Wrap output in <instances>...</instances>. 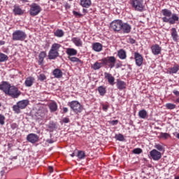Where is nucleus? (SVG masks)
<instances>
[{
	"mask_svg": "<svg viewBox=\"0 0 179 179\" xmlns=\"http://www.w3.org/2000/svg\"><path fill=\"white\" fill-rule=\"evenodd\" d=\"M134 59L137 66H142V64H143V57H142V55L138 52H134Z\"/></svg>",
	"mask_w": 179,
	"mask_h": 179,
	"instance_id": "9d476101",
	"label": "nucleus"
},
{
	"mask_svg": "<svg viewBox=\"0 0 179 179\" xmlns=\"http://www.w3.org/2000/svg\"><path fill=\"white\" fill-rule=\"evenodd\" d=\"M64 34H65V33L64 32V31L62 29H57L54 32V36H55V37H58L59 38H61V37H64Z\"/></svg>",
	"mask_w": 179,
	"mask_h": 179,
	"instance_id": "7c9ffc66",
	"label": "nucleus"
},
{
	"mask_svg": "<svg viewBox=\"0 0 179 179\" xmlns=\"http://www.w3.org/2000/svg\"><path fill=\"white\" fill-rule=\"evenodd\" d=\"M154 148L157 149V150L159 152H164V146L163 145V144L156 143L154 145Z\"/></svg>",
	"mask_w": 179,
	"mask_h": 179,
	"instance_id": "72a5a7b5",
	"label": "nucleus"
},
{
	"mask_svg": "<svg viewBox=\"0 0 179 179\" xmlns=\"http://www.w3.org/2000/svg\"><path fill=\"white\" fill-rule=\"evenodd\" d=\"M110 108V106L107 104H102V110L105 111V113H107V110Z\"/></svg>",
	"mask_w": 179,
	"mask_h": 179,
	"instance_id": "49530a36",
	"label": "nucleus"
},
{
	"mask_svg": "<svg viewBox=\"0 0 179 179\" xmlns=\"http://www.w3.org/2000/svg\"><path fill=\"white\" fill-rule=\"evenodd\" d=\"M49 143H52V141L49 142Z\"/></svg>",
	"mask_w": 179,
	"mask_h": 179,
	"instance_id": "338daca9",
	"label": "nucleus"
},
{
	"mask_svg": "<svg viewBox=\"0 0 179 179\" xmlns=\"http://www.w3.org/2000/svg\"><path fill=\"white\" fill-rule=\"evenodd\" d=\"M8 96H10V97H13V99H17L19 96H20L21 92L17 89V87L15 86H10V88L8 89V91L7 92Z\"/></svg>",
	"mask_w": 179,
	"mask_h": 179,
	"instance_id": "423d86ee",
	"label": "nucleus"
},
{
	"mask_svg": "<svg viewBox=\"0 0 179 179\" xmlns=\"http://www.w3.org/2000/svg\"><path fill=\"white\" fill-rule=\"evenodd\" d=\"M160 138H162V139H169V138H170V134H169L168 133H161Z\"/></svg>",
	"mask_w": 179,
	"mask_h": 179,
	"instance_id": "79ce46f5",
	"label": "nucleus"
},
{
	"mask_svg": "<svg viewBox=\"0 0 179 179\" xmlns=\"http://www.w3.org/2000/svg\"><path fill=\"white\" fill-rule=\"evenodd\" d=\"M0 125H5V116L0 114Z\"/></svg>",
	"mask_w": 179,
	"mask_h": 179,
	"instance_id": "a18cd8bd",
	"label": "nucleus"
},
{
	"mask_svg": "<svg viewBox=\"0 0 179 179\" xmlns=\"http://www.w3.org/2000/svg\"><path fill=\"white\" fill-rule=\"evenodd\" d=\"M34 78L29 76L25 79L24 85L27 87H31L33 86V84L34 83Z\"/></svg>",
	"mask_w": 179,
	"mask_h": 179,
	"instance_id": "a211bd4d",
	"label": "nucleus"
},
{
	"mask_svg": "<svg viewBox=\"0 0 179 179\" xmlns=\"http://www.w3.org/2000/svg\"><path fill=\"white\" fill-rule=\"evenodd\" d=\"M98 92L100 96H104L106 93H107V90H106V87L104 86H99L98 87Z\"/></svg>",
	"mask_w": 179,
	"mask_h": 179,
	"instance_id": "473e14b6",
	"label": "nucleus"
},
{
	"mask_svg": "<svg viewBox=\"0 0 179 179\" xmlns=\"http://www.w3.org/2000/svg\"><path fill=\"white\" fill-rule=\"evenodd\" d=\"M66 113H68V108L64 107L63 108V113L65 114Z\"/></svg>",
	"mask_w": 179,
	"mask_h": 179,
	"instance_id": "6e6d98bb",
	"label": "nucleus"
},
{
	"mask_svg": "<svg viewBox=\"0 0 179 179\" xmlns=\"http://www.w3.org/2000/svg\"><path fill=\"white\" fill-rule=\"evenodd\" d=\"M13 111H15V113L16 114H20V110H22V108L19 106V105L17 103L16 105H14L13 106Z\"/></svg>",
	"mask_w": 179,
	"mask_h": 179,
	"instance_id": "4c0bfd02",
	"label": "nucleus"
},
{
	"mask_svg": "<svg viewBox=\"0 0 179 179\" xmlns=\"http://www.w3.org/2000/svg\"><path fill=\"white\" fill-rule=\"evenodd\" d=\"M17 103L19 105L20 108H21V110H23L25 107H27V106H29V100H22L18 101Z\"/></svg>",
	"mask_w": 179,
	"mask_h": 179,
	"instance_id": "393cba45",
	"label": "nucleus"
},
{
	"mask_svg": "<svg viewBox=\"0 0 179 179\" xmlns=\"http://www.w3.org/2000/svg\"><path fill=\"white\" fill-rule=\"evenodd\" d=\"M27 37L26 32L22 30H16L13 33L12 40L13 41H24Z\"/></svg>",
	"mask_w": 179,
	"mask_h": 179,
	"instance_id": "7ed1b4c3",
	"label": "nucleus"
},
{
	"mask_svg": "<svg viewBox=\"0 0 179 179\" xmlns=\"http://www.w3.org/2000/svg\"><path fill=\"white\" fill-rule=\"evenodd\" d=\"M116 61L117 59H115V57L114 56L108 57V58L102 59L103 65H107L109 68H110V69H113V68L115 66Z\"/></svg>",
	"mask_w": 179,
	"mask_h": 179,
	"instance_id": "6e6552de",
	"label": "nucleus"
},
{
	"mask_svg": "<svg viewBox=\"0 0 179 179\" xmlns=\"http://www.w3.org/2000/svg\"><path fill=\"white\" fill-rule=\"evenodd\" d=\"M151 51L153 55H159L162 54V47L157 44L152 45L151 46Z\"/></svg>",
	"mask_w": 179,
	"mask_h": 179,
	"instance_id": "f8f14e48",
	"label": "nucleus"
},
{
	"mask_svg": "<svg viewBox=\"0 0 179 179\" xmlns=\"http://www.w3.org/2000/svg\"><path fill=\"white\" fill-rule=\"evenodd\" d=\"M73 14L74 15V16H76V17H82V14L78 11H73Z\"/></svg>",
	"mask_w": 179,
	"mask_h": 179,
	"instance_id": "09e8293b",
	"label": "nucleus"
},
{
	"mask_svg": "<svg viewBox=\"0 0 179 179\" xmlns=\"http://www.w3.org/2000/svg\"><path fill=\"white\" fill-rule=\"evenodd\" d=\"M49 170H50V173H52V171H53L52 166H49Z\"/></svg>",
	"mask_w": 179,
	"mask_h": 179,
	"instance_id": "13d9d810",
	"label": "nucleus"
},
{
	"mask_svg": "<svg viewBox=\"0 0 179 179\" xmlns=\"http://www.w3.org/2000/svg\"><path fill=\"white\" fill-rule=\"evenodd\" d=\"M69 59L71 62H79L80 64H82V60H80L79 58L78 57H69Z\"/></svg>",
	"mask_w": 179,
	"mask_h": 179,
	"instance_id": "ea45409f",
	"label": "nucleus"
},
{
	"mask_svg": "<svg viewBox=\"0 0 179 179\" xmlns=\"http://www.w3.org/2000/svg\"><path fill=\"white\" fill-rule=\"evenodd\" d=\"M175 179H179V176H176Z\"/></svg>",
	"mask_w": 179,
	"mask_h": 179,
	"instance_id": "0e129e2a",
	"label": "nucleus"
},
{
	"mask_svg": "<svg viewBox=\"0 0 179 179\" xmlns=\"http://www.w3.org/2000/svg\"><path fill=\"white\" fill-rule=\"evenodd\" d=\"M62 47L61 44L59 43H53L52 45V47L50 48V50H53V51H57V52H58V51H59V48Z\"/></svg>",
	"mask_w": 179,
	"mask_h": 179,
	"instance_id": "c9c22d12",
	"label": "nucleus"
},
{
	"mask_svg": "<svg viewBox=\"0 0 179 179\" xmlns=\"http://www.w3.org/2000/svg\"><path fill=\"white\" fill-rule=\"evenodd\" d=\"M130 5L134 10H137L138 12H143L145 9L143 0H130Z\"/></svg>",
	"mask_w": 179,
	"mask_h": 179,
	"instance_id": "f03ea898",
	"label": "nucleus"
},
{
	"mask_svg": "<svg viewBox=\"0 0 179 179\" xmlns=\"http://www.w3.org/2000/svg\"><path fill=\"white\" fill-rule=\"evenodd\" d=\"M80 5L83 8H90L92 6V0H80Z\"/></svg>",
	"mask_w": 179,
	"mask_h": 179,
	"instance_id": "a878e982",
	"label": "nucleus"
},
{
	"mask_svg": "<svg viewBox=\"0 0 179 179\" xmlns=\"http://www.w3.org/2000/svg\"><path fill=\"white\" fill-rule=\"evenodd\" d=\"M142 149L141 148H135L133 150V153L134 155H141L142 153Z\"/></svg>",
	"mask_w": 179,
	"mask_h": 179,
	"instance_id": "c03bdc74",
	"label": "nucleus"
},
{
	"mask_svg": "<svg viewBox=\"0 0 179 179\" xmlns=\"http://www.w3.org/2000/svg\"><path fill=\"white\" fill-rule=\"evenodd\" d=\"M83 12H86V9L83 8Z\"/></svg>",
	"mask_w": 179,
	"mask_h": 179,
	"instance_id": "69168bd1",
	"label": "nucleus"
},
{
	"mask_svg": "<svg viewBox=\"0 0 179 179\" xmlns=\"http://www.w3.org/2000/svg\"><path fill=\"white\" fill-rule=\"evenodd\" d=\"M45 57H47V52L45 51H42L39 53L38 62V65H43L44 58H45Z\"/></svg>",
	"mask_w": 179,
	"mask_h": 179,
	"instance_id": "aec40b11",
	"label": "nucleus"
},
{
	"mask_svg": "<svg viewBox=\"0 0 179 179\" xmlns=\"http://www.w3.org/2000/svg\"><path fill=\"white\" fill-rule=\"evenodd\" d=\"M62 122H63L64 124H68V122H69V118H68V117H64V118L62 120Z\"/></svg>",
	"mask_w": 179,
	"mask_h": 179,
	"instance_id": "603ef678",
	"label": "nucleus"
},
{
	"mask_svg": "<svg viewBox=\"0 0 179 179\" xmlns=\"http://www.w3.org/2000/svg\"><path fill=\"white\" fill-rule=\"evenodd\" d=\"M104 76L106 79H108V82L109 84L111 85V86H114V85H115V83H114L115 80V78L113 76V75H111L109 73L105 72Z\"/></svg>",
	"mask_w": 179,
	"mask_h": 179,
	"instance_id": "2eb2a0df",
	"label": "nucleus"
},
{
	"mask_svg": "<svg viewBox=\"0 0 179 179\" xmlns=\"http://www.w3.org/2000/svg\"><path fill=\"white\" fill-rule=\"evenodd\" d=\"M59 56V52L55 50H52V49L50 50L48 52V58L50 59H55Z\"/></svg>",
	"mask_w": 179,
	"mask_h": 179,
	"instance_id": "6ab92c4d",
	"label": "nucleus"
},
{
	"mask_svg": "<svg viewBox=\"0 0 179 179\" xmlns=\"http://www.w3.org/2000/svg\"><path fill=\"white\" fill-rule=\"evenodd\" d=\"M110 125H117L118 124V120H112L110 122Z\"/></svg>",
	"mask_w": 179,
	"mask_h": 179,
	"instance_id": "8fccbe9b",
	"label": "nucleus"
},
{
	"mask_svg": "<svg viewBox=\"0 0 179 179\" xmlns=\"http://www.w3.org/2000/svg\"><path fill=\"white\" fill-rule=\"evenodd\" d=\"M173 93L175 96H179V92L178 90H173Z\"/></svg>",
	"mask_w": 179,
	"mask_h": 179,
	"instance_id": "5fc2aeb1",
	"label": "nucleus"
},
{
	"mask_svg": "<svg viewBox=\"0 0 179 179\" xmlns=\"http://www.w3.org/2000/svg\"><path fill=\"white\" fill-rule=\"evenodd\" d=\"M131 44H135V40L131 39Z\"/></svg>",
	"mask_w": 179,
	"mask_h": 179,
	"instance_id": "680f3d73",
	"label": "nucleus"
},
{
	"mask_svg": "<svg viewBox=\"0 0 179 179\" xmlns=\"http://www.w3.org/2000/svg\"><path fill=\"white\" fill-rule=\"evenodd\" d=\"M150 156L152 160L157 162L162 159V152H160V151H157L156 149H153L150 152Z\"/></svg>",
	"mask_w": 179,
	"mask_h": 179,
	"instance_id": "1a4fd4ad",
	"label": "nucleus"
},
{
	"mask_svg": "<svg viewBox=\"0 0 179 179\" xmlns=\"http://www.w3.org/2000/svg\"><path fill=\"white\" fill-rule=\"evenodd\" d=\"M92 50L96 51V52H100V51L103 50V45H101L100 43H94L92 45Z\"/></svg>",
	"mask_w": 179,
	"mask_h": 179,
	"instance_id": "5701e85b",
	"label": "nucleus"
},
{
	"mask_svg": "<svg viewBox=\"0 0 179 179\" xmlns=\"http://www.w3.org/2000/svg\"><path fill=\"white\" fill-rule=\"evenodd\" d=\"M169 70L168 71V73L170 75L173 73H177L179 71V65L178 64H174L173 67H171L169 69Z\"/></svg>",
	"mask_w": 179,
	"mask_h": 179,
	"instance_id": "cd10ccee",
	"label": "nucleus"
},
{
	"mask_svg": "<svg viewBox=\"0 0 179 179\" xmlns=\"http://www.w3.org/2000/svg\"><path fill=\"white\" fill-rule=\"evenodd\" d=\"M116 69H118V68H121L122 66V64L120 63H117L115 65Z\"/></svg>",
	"mask_w": 179,
	"mask_h": 179,
	"instance_id": "864d4df0",
	"label": "nucleus"
},
{
	"mask_svg": "<svg viewBox=\"0 0 179 179\" xmlns=\"http://www.w3.org/2000/svg\"><path fill=\"white\" fill-rule=\"evenodd\" d=\"M29 8V13L31 16H37L41 12V6L36 3H32Z\"/></svg>",
	"mask_w": 179,
	"mask_h": 179,
	"instance_id": "39448f33",
	"label": "nucleus"
},
{
	"mask_svg": "<svg viewBox=\"0 0 179 179\" xmlns=\"http://www.w3.org/2000/svg\"><path fill=\"white\" fill-rule=\"evenodd\" d=\"M69 106L75 114H79L83 110L82 105L78 101H72L69 103Z\"/></svg>",
	"mask_w": 179,
	"mask_h": 179,
	"instance_id": "20e7f679",
	"label": "nucleus"
},
{
	"mask_svg": "<svg viewBox=\"0 0 179 179\" xmlns=\"http://www.w3.org/2000/svg\"><path fill=\"white\" fill-rule=\"evenodd\" d=\"M47 79V77H45V75L44 74H40L38 76V80L43 82V80H45Z\"/></svg>",
	"mask_w": 179,
	"mask_h": 179,
	"instance_id": "de8ad7c7",
	"label": "nucleus"
},
{
	"mask_svg": "<svg viewBox=\"0 0 179 179\" xmlns=\"http://www.w3.org/2000/svg\"><path fill=\"white\" fill-rule=\"evenodd\" d=\"M71 41L76 47H83V42L82 41V39L79 37H73L71 38Z\"/></svg>",
	"mask_w": 179,
	"mask_h": 179,
	"instance_id": "dca6fc26",
	"label": "nucleus"
},
{
	"mask_svg": "<svg viewBox=\"0 0 179 179\" xmlns=\"http://www.w3.org/2000/svg\"><path fill=\"white\" fill-rule=\"evenodd\" d=\"M5 45V41H0V45Z\"/></svg>",
	"mask_w": 179,
	"mask_h": 179,
	"instance_id": "bf43d9fd",
	"label": "nucleus"
},
{
	"mask_svg": "<svg viewBox=\"0 0 179 179\" xmlns=\"http://www.w3.org/2000/svg\"><path fill=\"white\" fill-rule=\"evenodd\" d=\"M39 136L36 134H29L27 136V141L30 143H36L38 142Z\"/></svg>",
	"mask_w": 179,
	"mask_h": 179,
	"instance_id": "9b49d317",
	"label": "nucleus"
},
{
	"mask_svg": "<svg viewBox=\"0 0 179 179\" xmlns=\"http://www.w3.org/2000/svg\"><path fill=\"white\" fill-rule=\"evenodd\" d=\"M85 152H83V151H78V152L77 157L78 159H85Z\"/></svg>",
	"mask_w": 179,
	"mask_h": 179,
	"instance_id": "a19ab883",
	"label": "nucleus"
},
{
	"mask_svg": "<svg viewBox=\"0 0 179 179\" xmlns=\"http://www.w3.org/2000/svg\"><path fill=\"white\" fill-rule=\"evenodd\" d=\"M13 13L15 15H23V10L18 6H15L13 8Z\"/></svg>",
	"mask_w": 179,
	"mask_h": 179,
	"instance_id": "2f4dec72",
	"label": "nucleus"
},
{
	"mask_svg": "<svg viewBox=\"0 0 179 179\" xmlns=\"http://www.w3.org/2000/svg\"><path fill=\"white\" fill-rule=\"evenodd\" d=\"M138 117L142 120H145V118H148V112L146 111V110L143 109L139 110Z\"/></svg>",
	"mask_w": 179,
	"mask_h": 179,
	"instance_id": "c756f323",
	"label": "nucleus"
},
{
	"mask_svg": "<svg viewBox=\"0 0 179 179\" xmlns=\"http://www.w3.org/2000/svg\"><path fill=\"white\" fill-rule=\"evenodd\" d=\"M69 1H72V0H69Z\"/></svg>",
	"mask_w": 179,
	"mask_h": 179,
	"instance_id": "774afa93",
	"label": "nucleus"
},
{
	"mask_svg": "<svg viewBox=\"0 0 179 179\" xmlns=\"http://www.w3.org/2000/svg\"><path fill=\"white\" fill-rule=\"evenodd\" d=\"M48 107L50 110V113H55L58 110V105L55 101L50 102L48 105Z\"/></svg>",
	"mask_w": 179,
	"mask_h": 179,
	"instance_id": "b1692460",
	"label": "nucleus"
},
{
	"mask_svg": "<svg viewBox=\"0 0 179 179\" xmlns=\"http://www.w3.org/2000/svg\"><path fill=\"white\" fill-rule=\"evenodd\" d=\"M117 87L119 90H124L127 87V83L122 80H117Z\"/></svg>",
	"mask_w": 179,
	"mask_h": 179,
	"instance_id": "c85d7f7f",
	"label": "nucleus"
},
{
	"mask_svg": "<svg viewBox=\"0 0 179 179\" xmlns=\"http://www.w3.org/2000/svg\"><path fill=\"white\" fill-rule=\"evenodd\" d=\"M8 59H9V57H8V55L2 52H0V62H5L8 61Z\"/></svg>",
	"mask_w": 179,
	"mask_h": 179,
	"instance_id": "e433bc0d",
	"label": "nucleus"
},
{
	"mask_svg": "<svg viewBox=\"0 0 179 179\" xmlns=\"http://www.w3.org/2000/svg\"><path fill=\"white\" fill-rule=\"evenodd\" d=\"M115 138H116L117 141H120V142L124 141V135H122L121 134L116 135Z\"/></svg>",
	"mask_w": 179,
	"mask_h": 179,
	"instance_id": "37998d69",
	"label": "nucleus"
},
{
	"mask_svg": "<svg viewBox=\"0 0 179 179\" xmlns=\"http://www.w3.org/2000/svg\"><path fill=\"white\" fill-rule=\"evenodd\" d=\"M101 66H103V64L96 62L93 66H92V69H94V71H97L99 69H100V68H101Z\"/></svg>",
	"mask_w": 179,
	"mask_h": 179,
	"instance_id": "f704fd0d",
	"label": "nucleus"
},
{
	"mask_svg": "<svg viewBox=\"0 0 179 179\" xmlns=\"http://www.w3.org/2000/svg\"><path fill=\"white\" fill-rule=\"evenodd\" d=\"M11 128H12V129H16V128H17V124L12 123L11 124Z\"/></svg>",
	"mask_w": 179,
	"mask_h": 179,
	"instance_id": "3c124183",
	"label": "nucleus"
},
{
	"mask_svg": "<svg viewBox=\"0 0 179 179\" xmlns=\"http://www.w3.org/2000/svg\"><path fill=\"white\" fill-rule=\"evenodd\" d=\"M122 20H115L110 22V29L115 32L121 31V28L122 27Z\"/></svg>",
	"mask_w": 179,
	"mask_h": 179,
	"instance_id": "0eeeda50",
	"label": "nucleus"
},
{
	"mask_svg": "<svg viewBox=\"0 0 179 179\" xmlns=\"http://www.w3.org/2000/svg\"><path fill=\"white\" fill-rule=\"evenodd\" d=\"M10 87V84L8 83L6 81H3L0 84V90H2L5 94H6Z\"/></svg>",
	"mask_w": 179,
	"mask_h": 179,
	"instance_id": "4468645a",
	"label": "nucleus"
},
{
	"mask_svg": "<svg viewBox=\"0 0 179 179\" xmlns=\"http://www.w3.org/2000/svg\"><path fill=\"white\" fill-rule=\"evenodd\" d=\"M131 29L132 27L129 24L122 22L121 27V31H122V33L128 34L129 33H131Z\"/></svg>",
	"mask_w": 179,
	"mask_h": 179,
	"instance_id": "ddd939ff",
	"label": "nucleus"
},
{
	"mask_svg": "<svg viewBox=\"0 0 179 179\" xmlns=\"http://www.w3.org/2000/svg\"><path fill=\"white\" fill-rule=\"evenodd\" d=\"M18 1H20V2H22V3H26L29 2V0H18Z\"/></svg>",
	"mask_w": 179,
	"mask_h": 179,
	"instance_id": "4d7b16f0",
	"label": "nucleus"
},
{
	"mask_svg": "<svg viewBox=\"0 0 179 179\" xmlns=\"http://www.w3.org/2000/svg\"><path fill=\"white\" fill-rule=\"evenodd\" d=\"M176 136L178 139H179V133H177Z\"/></svg>",
	"mask_w": 179,
	"mask_h": 179,
	"instance_id": "e2e57ef3",
	"label": "nucleus"
},
{
	"mask_svg": "<svg viewBox=\"0 0 179 179\" xmlns=\"http://www.w3.org/2000/svg\"><path fill=\"white\" fill-rule=\"evenodd\" d=\"M66 53L69 57H75V55H78V50L74 48H68L66 49Z\"/></svg>",
	"mask_w": 179,
	"mask_h": 179,
	"instance_id": "412c9836",
	"label": "nucleus"
},
{
	"mask_svg": "<svg viewBox=\"0 0 179 179\" xmlns=\"http://www.w3.org/2000/svg\"><path fill=\"white\" fill-rule=\"evenodd\" d=\"M117 56L120 59H127V52L124 49H121L117 52Z\"/></svg>",
	"mask_w": 179,
	"mask_h": 179,
	"instance_id": "bb28decb",
	"label": "nucleus"
},
{
	"mask_svg": "<svg viewBox=\"0 0 179 179\" xmlns=\"http://www.w3.org/2000/svg\"><path fill=\"white\" fill-rule=\"evenodd\" d=\"M165 107L167 108V110H174L176 106L174 103H168L165 105Z\"/></svg>",
	"mask_w": 179,
	"mask_h": 179,
	"instance_id": "58836bf2",
	"label": "nucleus"
},
{
	"mask_svg": "<svg viewBox=\"0 0 179 179\" xmlns=\"http://www.w3.org/2000/svg\"><path fill=\"white\" fill-rule=\"evenodd\" d=\"M161 13L164 16L163 17H162V22H164V23L176 24V23L179 22L178 15L176 13H173L171 10L167 8L162 9Z\"/></svg>",
	"mask_w": 179,
	"mask_h": 179,
	"instance_id": "f257e3e1",
	"label": "nucleus"
},
{
	"mask_svg": "<svg viewBox=\"0 0 179 179\" xmlns=\"http://www.w3.org/2000/svg\"><path fill=\"white\" fill-rule=\"evenodd\" d=\"M71 157H75V152H73L71 155H70Z\"/></svg>",
	"mask_w": 179,
	"mask_h": 179,
	"instance_id": "052dcab7",
	"label": "nucleus"
},
{
	"mask_svg": "<svg viewBox=\"0 0 179 179\" xmlns=\"http://www.w3.org/2000/svg\"><path fill=\"white\" fill-rule=\"evenodd\" d=\"M52 75L55 78H56V79H61V78H62L63 73L61 69H55L52 71Z\"/></svg>",
	"mask_w": 179,
	"mask_h": 179,
	"instance_id": "4be33fe9",
	"label": "nucleus"
},
{
	"mask_svg": "<svg viewBox=\"0 0 179 179\" xmlns=\"http://www.w3.org/2000/svg\"><path fill=\"white\" fill-rule=\"evenodd\" d=\"M171 36L173 40V41H178L179 36L178 33L177 32V29L174 27L171 29Z\"/></svg>",
	"mask_w": 179,
	"mask_h": 179,
	"instance_id": "f3484780",
	"label": "nucleus"
}]
</instances>
